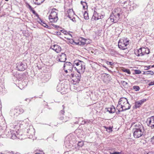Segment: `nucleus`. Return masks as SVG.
Wrapping results in <instances>:
<instances>
[{
    "label": "nucleus",
    "mask_w": 154,
    "mask_h": 154,
    "mask_svg": "<svg viewBox=\"0 0 154 154\" xmlns=\"http://www.w3.org/2000/svg\"><path fill=\"white\" fill-rule=\"evenodd\" d=\"M131 106L127 99L126 98L122 97L118 102L117 108L119 112H122L129 109Z\"/></svg>",
    "instance_id": "nucleus-1"
},
{
    "label": "nucleus",
    "mask_w": 154,
    "mask_h": 154,
    "mask_svg": "<svg viewBox=\"0 0 154 154\" xmlns=\"http://www.w3.org/2000/svg\"><path fill=\"white\" fill-rule=\"evenodd\" d=\"M85 63L83 61L76 60L73 62L74 68L78 73H83L85 70Z\"/></svg>",
    "instance_id": "nucleus-2"
},
{
    "label": "nucleus",
    "mask_w": 154,
    "mask_h": 154,
    "mask_svg": "<svg viewBox=\"0 0 154 154\" xmlns=\"http://www.w3.org/2000/svg\"><path fill=\"white\" fill-rule=\"evenodd\" d=\"M58 11L56 9H53L49 17V19L51 22H56L58 20L57 17Z\"/></svg>",
    "instance_id": "nucleus-3"
},
{
    "label": "nucleus",
    "mask_w": 154,
    "mask_h": 154,
    "mask_svg": "<svg viewBox=\"0 0 154 154\" xmlns=\"http://www.w3.org/2000/svg\"><path fill=\"white\" fill-rule=\"evenodd\" d=\"M129 41L127 38L120 40L118 42L119 48L122 50H125L127 48V46L129 44Z\"/></svg>",
    "instance_id": "nucleus-4"
},
{
    "label": "nucleus",
    "mask_w": 154,
    "mask_h": 154,
    "mask_svg": "<svg viewBox=\"0 0 154 154\" xmlns=\"http://www.w3.org/2000/svg\"><path fill=\"white\" fill-rule=\"evenodd\" d=\"M147 125L149 127L153 128H154V116L148 118L146 121Z\"/></svg>",
    "instance_id": "nucleus-5"
},
{
    "label": "nucleus",
    "mask_w": 154,
    "mask_h": 154,
    "mask_svg": "<svg viewBox=\"0 0 154 154\" xmlns=\"http://www.w3.org/2000/svg\"><path fill=\"white\" fill-rule=\"evenodd\" d=\"M133 135L134 137L136 138H138L143 134L144 130H134Z\"/></svg>",
    "instance_id": "nucleus-6"
},
{
    "label": "nucleus",
    "mask_w": 154,
    "mask_h": 154,
    "mask_svg": "<svg viewBox=\"0 0 154 154\" xmlns=\"http://www.w3.org/2000/svg\"><path fill=\"white\" fill-rule=\"evenodd\" d=\"M73 67L74 68L73 62L72 64L70 62H67L64 63L63 68H65L66 69H68L69 72L72 71Z\"/></svg>",
    "instance_id": "nucleus-7"
},
{
    "label": "nucleus",
    "mask_w": 154,
    "mask_h": 154,
    "mask_svg": "<svg viewBox=\"0 0 154 154\" xmlns=\"http://www.w3.org/2000/svg\"><path fill=\"white\" fill-rule=\"evenodd\" d=\"M132 125L135 128L133 129V131L136 130H141H141H144L142 124L139 122H137L135 123H133L132 124Z\"/></svg>",
    "instance_id": "nucleus-8"
},
{
    "label": "nucleus",
    "mask_w": 154,
    "mask_h": 154,
    "mask_svg": "<svg viewBox=\"0 0 154 154\" xmlns=\"http://www.w3.org/2000/svg\"><path fill=\"white\" fill-rule=\"evenodd\" d=\"M67 16L70 19L73 21H75V18L74 16L75 15L74 12L72 9H69L67 11Z\"/></svg>",
    "instance_id": "nucleus-9"
},
{
    "label": "nucleus",
    "mask_w": 154,
    "mask_h": 154,
    "mask_svg": "<svg viewBox=\"0 0 154 154\" xmlns=\"http://www.w3.org/2000/svg\"><path fill=\"white\" fill-rule=\"evenodd\" d=\"M82 73H78V74H75L71 73V75L72 80L76 82H79L80 80L81 74Z\"/></svg>",
    "instance_id": "nucleus-10"
},
{
    "label": "nucleus",
    "mask_w": 154,
    "mask_h": 154,
    "mask_svg": "<svg viewBox=\"0 0 154 154\" xmlns=\"http://www.w3.org/2000/svg\"><path fill=\"white\" fill-rule=\"evenodd\" d=\"M101 78L104 82H107L110 80L111 77L109 74L103 73L101 75Z\"/></svg>",
    "instance_id": "nucleus-11"
},
{
    "label": "nucleus",
    "mask_w": 154,
    "mask_h": 154,
    "mask_svg": "<svg viewBox=\"0 0 154 154\" xmlns=\"http://www.w3.org/2000/svg\"><path fill=\"white\" fill-rule=\"evenodd\" d=\"M17 69L19 71H23L26 69V66L25 64L21 62H20L17 63Z\"/></svg>",
    "instance_id": "nucleus-12"
},
{
    "label": "nucleus",
    "mask_w": 154,
    "mask_h": 154,
    "mask_svg": "<svg viewBox=\"0 0 154 154\" xmlns=\"http://www.w3.org/2000/svg\"><path fill=\"white\" fill-rule=\"evenodd\" d=\"M120 17L116 14H113L111 15L109 17V19L112 22L114 23H116L120 19Z\"/></svg>",
    "instance_id": "nucleus-13"
},
{
    "label": "nucleus",
    "mask_w": 154,
    "mask_h": 154,
    "mask_svg": "<svg viewBox=\"0 0 154 154\" xmlns=\"http://www.w3.org/2000/svg\"><path fill=\"white\" fill-rule=\"evenodd\" d=\"M146 99H143L140 100L136 101L135 103V106L136 108L140 107L144 102H146Z\"/></svg>",
    "instance_id": "nucleus-14"
},
{
    "label": "nucleus",
    "mask_w": 154,
    "mask_h": 154,
    "mask_svg": "<svg viewBox=\"0 0 154 154\" xmlns=\"http://www.w3.org/2000/svg\"><path fill=\"white\" fill-rule=\"evenodd\" d=\"M58 58L60 62H65L66 59V54L64 53L59 54L58 56Z\"/></svg>",
    "instance_id": "nucleus-15"
},
{
    "label": "nucleus",
    "mask_w": 154,
    "mask_h": 154,
    "mask_svg": "<svg viewBox=\"0 0 154 154\" xmlns=\"http://www.w3.org/2000/svg\"><path fill=\"white\" fill-rule=\"evenodd\" d=\"M58 118L62 121V122H66L69 120V118L64 115H59Z\"/></svg>",
    "instance_id": "nucleus-16"
},
{
    "label": "nucleus",
    "mask_w": 154,
    "mask_h": 154,
    "mask_svg": "<svg viewBox=\"0 0 154 154\" xmlns=\"http://www.w3.org/2000/svg\"><path fill=\"white\" fill-rule=\"evenodd\" d=\"M99 13L94 11L92 18L94 19L95 20H97L101 19L102 18H102L103 17V15H99Z\"/></svg>",
    "instance_id": "nucleus-17"
},
{
    "label": "nucleus",
    "mask_w": 154,
    "mask_h": 154,
    "mask_svg": "<svg viewBox=\"0 0 154 154\" xmlns=\"http://www.w3.org/2000/svg\"><path fill=\"white\" fill-rule=\"evenodd\" d=\"M122 9L120 8H117L116 9H115L113 12V14H116L119 16V17H120V15L122 14Z\"/></svg>",
    "instance_id": "nucleus-18"
},
{
    "label": "nucleus",
    "mask_w": 154,
    "mask_h": 154,
    "mask_svg": "<svg viewBox=\"0 0 154 154\" xmlns=\"http://www.w3.org/2000/svg\"><path fill=\"white\" fill-rule=\"evenodd\" d=\"M8 133L9 134V136L12 139H15L17 137L15 133V131L13 130H10Z\"/></svg>",
    "instance_id": "nucleus-19"
},
{
    "label": "nucleus",
    "mask_w": 154,
    "mask_h": 154,
    "mask_svg": "<svg viewBox=\"0 0 154 154\" xmlns=\"http://www.w3.org/2000/svg\"><path fill=\"white\" fill-rule=\"evenodd\" d=\"M11 114H13L15 116H17L19 114H20L19 111L18 110L17 107L16 108L14 109H12L10 111Z\"/></svg>",
    "instance_id": "nucleus-20"
},
{
    "label": "nucleus",
    "mask_w": 154,
    "mask_h": 154,
    "mask_svg": "<svg viewBox=\"0 0 154 154\" xmlns=\"http://www.w3.org/2000/svg\"><path fill=\"white\" fill-rule=\"evenodd\" d=\"M64 84L60 83H58L56 88L57 91L58 92H60L64 88Z\"/></svg>",
    "instance_id": "nucleus-21"
},
{
    "label": "nucleus",
    "mask_w": 154,
    "mask_h": 154,
    "mask_svg": "<svg viewBox=\"0 0 154 154\" xmlns=\"http://www.w3.org/2000/svg\"><path fill=\"white\" fill-rule=\"evenodd\" d=\"M80 42V45H84L85 44H87L86 42L87 39L83 38H81L79 40Z\"/></svg>",
    "instance_id": "nucleus-22"
},
{
    "label": "nucleus",
    "mask_w": 154,
    "mask_h": 154,
    "mask_svg": "<svg viewBox=\"0 0 154 154\" xmlns=\"http://www.w3.org/2000/svg\"><path fill=\"white\" fill-rule=\"evenodd\" d=\"M38 21L39 23L44 27L47 28L48 29H50L49 27L40 19H39V20H38Z\"/></svg>",
    "instance_id": "nucleus-23"
},
{
    "label": "nucleus",
    "mask_w": 154,
    "mask_h": 154,
    "mask_svg": "<svg viewBox=\"0 0 154 154\" xmlns=\"http://www.w3.org/2000/svg\"><path fill=\"white\" fill-rule=\"evenodd\" d=\"M53 49L57 53H59L61 51V48L57 45H54Z\"/></svg>",
    "instance_id": "nucleus-24"
},
{
    "label": "nucleus",
    "mask_w": 154,
    "mask_h": 154,
    "mask_svg": "<svg viewBox=\"0 0 154 154\" xmlns=\"http://www.w3.org/2000/svg\"><path fill=\"white\" fill-rule=\"evenodd\" d=\"M135 54L138 56H143L141 48H139V50H137L135 51Z\"/></svg>",
    "instance_id": "nucleus-25"
},
{
    "label": "nucleus",
    "mask_w": 154,
    "mask_h": 154,
    "mask_svg": "<svg viewBox=\"0 0 154 154\" xmlns=\"http://www.w3.org/2000/svg\"><path fill=\"white\" fill-rule=\"evenodd\" d=\"M129 6V8L131 11L136 8L138 6L137 5L135 4H130V5H128V7Z\"/></svg>",
    "instance_id": "nucleus-26"
},
{
    "label": "nucleus",
    "mask_w": 154,
    "mask_h": 154,
    "mask_svg": "<svg viewBox=\"0 0 154 154\" xmlns=\"http://www.w3.org/2000/svg\"><path fill=\"white\" fill-rule=\"evenodd\" d=\"M34 3L36 5H40L44 1L43 0H33Z\"/></svg>",
    "instance_id": "nucleus-27"
},
{
    "label": "nucleus",
    "mask_w": 154,
    "mask_h": 154,
    "mask_svg": "<svg viewBox=\"0 0 154 154\" xmlns=\"http://www.w3.org/2000/svg\"><path fill=\"white\" fill-rule=\"evenodd\" d=\"M154 72L152 71H147L144 72L143 74L146 75H152L154 74Z\"/></svg>",
    "instance_id": "nucleus-28"
},
{
    "label": "nucleus",
    "mask_w": 154,
    "mask_h": 154,
    "mask_svg": "<svg viewBox=\"0 0 154 154\" xmlns=\"http://www.w3.org/2000/svg\"><path fill=\"white\" fill-rule=\"evenodd\" d=\"M31 127L32 128L27 129V132L29 134V133L30 134L32 135L34 133L33 131L34 129L32 128V126Z\"/></svg>",
    "instance_id": "nucleus-29"
},
{
    "label": "nucleus",
    "mask_w": 154,
    "mask_h": 154,
    "mask_svg": "<svg viewBox=\"0 0 154 154\" xmlns=\"http://www.w3.org/2000/svg\"><path fill=\"white\" fill-rule=\"evenodd\" d=\"M108 111H109V112L110 113H113L115 111V109L114 106H113L109 109Z\"/></svg>",
    "instance_id": "nucleus-30"
},
{
    "label": "nucleus",
    "mask_w": 154,
    "mask_h": 154,
    "mask_svg": "<svg viewBox=\"0 0 154 154\" xmlns=\"http://www.w3.org/2000/svg\"><path fill=\"white\" fill-rule=\"evenodd\" d=\"M122 71L123 72L127 73L128 74L130 75L131 74V72L129 69H125V68H123L122 69Z\"/></svg>",
    "instance_id": "nucleus-31"
},
{
    "label": "nucleus",
    "mask_w": 154,
    "mask_h": 154,
    "mask_svg": "<svg viewBox=\"0 0 154 154\" xmlns=\"http://www.w3.org/2000/svg\"><path fill=\"white\" fill-rule=\"evenodd\" d=\"M65 145L66 147H68L69 146H71L72 145L70 142H68L66 140L65 142Z\"/></svg>",
    "instance_id": "nucleus-32"
},
{
    "label": "nucleus",
    "mask_w": 154,
    "mask_h": 154,
    "mask_svg": "<svg viewBox=\"0 0 154 154\" xmlns=\"http://www.w3.org/2000/svg\"><path fill=\"white\" fill-rule=\"evenodd\" d=\"M84 18L86 19L87 20L89 19V17L88 16V13L85 11V12L84 14Z\"/></svg>",
    "instance_id": "nucleus-33"
},
{
    "label": "nucleus",
    "mask_w": 154,
    "mask_h": 154,
    "mask_svg": "<svg viewBox=\"0 0 154 154\" xmlns=\"http://www.w3.org/2000/svg\"><path fill=\"white\" fill-rule=\"evenodd\" d=\"M65 38H67V39H68L69 40V43L73 45L74 44V42H75V41L72 39L66 37H65Z\"/></svg>",
    "instance_id": "nucleus-34"
},
{
    "label": "nucleus",
    "mask_w": 154,
    "mask_h": 154,
    "mask_svg": "<svg viewBox=\"0 0 154 154\" xmlns=\"http://www.w3.org/2000/svg\"><path fill=\"white\" fill-rule=\"evenodd\" d=\"M133 89L135 90V91H138L139 90L140 88L138 86H134L133 87Z\"/></svg>",
    "instance_id": "nucleus-35"
},
{
    "label": "nucleus",
    "mask_w": 154,
    "mask_h": 154,
    "mask_svg": "<svg viewBox=\"0 0 154 154\" xmlns=\"http://www.w3.org/2000/svg\"><path fill=\"white\" fill-rule=\"evenodd\" d=\"M17 107L18 108V111H19L20 114H21L24 112V110L22 108H20V107Z\"/></svg>",
    "instance_id": "nucleus-36"
},
{
    "label": "nucleus",
    "mask_w": 154,
    "mask_h": 154,
    "mask_svg": "<svg viewBox=\"0 0 154 154\" xmlns=\"http://www.w3.org/2000/svg\"><path fill=\"white\" fill-rule=\"evenodd\" d=\"M104 127L106 129V131H107L108 132H110L112 131V128L111 127H107L105 126Z\"/></svg>",
    "instance_id": "nucleus-37"
},
{
    "label": "nucleus",
    "mask_w": 154,
    "mask_h": 154,
    "mask_svg": "<svg viewBox=\"0 0 154 154\" xmlns=\"http://www.w3.org/2000/svg\"><path fill=\"white\" fill-rule=\"evenodd\" d=\"M62 106L63 108V109L61 110L59 113V115H64V110L63 109L65 108V106L64 105Z\"/></svg>",
    "instance_id": "nucleus-38"
},
{
    "label": "nucleus",
    "mask_w": 154,
    "mask_h": 154,
    "mask_svg": "<svg viewBox=\"0 0 154 154\" xmlns=\"http://www.w3.org/2000/svg\"><path fill=\"white\" fill-rule=\"evenodd\" d=\"M81 4L83 6V8L84 9H85V6L86 5H87V3L85 2L81 1Z\"/></svg>",
    "instance_id": "nucleus-39"
},
{
    "label": "nucleus",
    "mask_w": 154,
    "mask_h": 154,
    "mask_svg": "<svg viewBox=\"0 0 154 154\" xmlns=\"http://www.w3.org/2000/svg\"><path fill=\"white\" fill-rule=\"evenodd\" d=\"M90 122V120H85L84 121H82V122L81 123V124L84 125L86 124L87 122L89 123Z\"/></svg>",
    "instance_id": "nucleus-40"
},
{
    "label": "nucleus",
    "mask_w": 154,
    "mask_h": 154,
    "mask_svg": "<svg viewBox=\"0 0 154 154\" xmlns=\"http://www.w3.org/2000/svg\"><path fill=\"white\" fill-rule=\"evenodd\" d=\"M119 2L122 4H125L127 3L128 1L127 0H120Z\"/></svg>",
    "instance_id": "nucleus-41"
},
{
    "label": "nucleus",
    "mask_w": 154,
    "mask_h": 154,
    "mask_svg": "<svg viewBox=\"0 0 154 154\" xmlns=\"http://www.w3.org/2000/svg\"><path fill=\"white\" fill-rule=\"evenodd\" d=\"M141 51H142V54H143V56L145 54V51H146V48H141Z\"/></svg>",
    "instance_id": "nucleus-42"
},
{
    "label": "nucleus",
    "mask_w": 154,
    "mask_h": 154,
    "mask_svg": "<svg viewBox=\"0 0 154 154\" xmlns=\"http://www.w3.org/2000/svg\"><path fill=\"white\" fill-rule=\"evenodd\" d=\"M83 142L82 141H80L78 143V145L79 146L82 147L83 145Z\"/></svg>",
    "instance_id": "nucleus-43"
},
{
    "label": "nucleus",
    "mask_w": 154,
    "mask_h": 154,
    "mask_svg": "<svg viewBox=\"0 0 154 154\" xmlns=\"http://www.w3.org/2000/svg\"><path fill=\"white\" fill-rule=\"evenodd\" d=\"M134 73L136 74H139L141 73V71L139 70H134Z\"/></svg>",
    "instance_id": "nucleus-44"
},
{
    "label": "nucleus",
    "mask_w": 154,
    "mask_h": 154,
    "mask_svg": "<svg viewBox=\"0 0 154 154\" xmlns=\"http://www.w3.org/2000/svg\"><path fill=\"white\" fill-rule=\"evenodd\" d=\"M106 63L108 65H109L111 66H112L113 65L114 63L111 62L107 61L106 62Z\"/></svg>",
    "instance_id": "nucleus-45"
},
{
    "label": "nucleus",
    "mask_w": 154,
    "mask_h": 154,
    "mask_svg": "<svg viewBox=\"0 0 154 154\" xmlns=\"http://www.w3.org/2000/svg\"><path fill=\"white\" fill-rule=\"evenodd\" d=\"M145 54H148L149 53V50L148 48H146Z\"/></svg>",
    "instance_id": "nucleus-46"
},
{
    "label": "nucleus",
    "mask_w": 154,
    "mask_h": 154,
    "mask_svg": "<svg viewBox=\"0 0 154 154\" xmlns=\"http://www.w3.org/2000/svg\"><path fill=\"white\" fill-rule=\"evenodd\" d=\"M150 66H146L145 67V69L146 70H148L151 68Z\"/></svg>",
    "instance_id": "nucleus-47"
},
{
    "label": "nucleus",
    "mask_w": 154,
    "mask_h": 154,
    "mask_svg": "<svg viewBox=\"0 0 154 154\" xmlns=\"http://www.w3.org/2000/svg\"><path fill=\"white\" fill-rule=\"evenodd\" d=\"M110 154H121V152H110Z\"/></svg>",
    "instance_id": "nucleus-48"
},
{
    "label": "nucleus",
    "mask_w": 154,
    "mask_h": 154,
    "mask_svg": "<svg viewBox=\"0 0 154 154\" xmlns=\"http://www.w3.org/2000/svg\"><path fill=\"white\" fill-rule=\"evenodd\" d=\"M149 86H152L154 85V81L153 82H151L149 84Z\"/></svg>",
    "instance_id": "nucleus-49"
},
{
    "label": "nucleus",
    "mask_w": 154,
    "mask_h": 154,
    "mask_svg": "<svg viewBox=\"0 0 154 154\" xmlns=\"http://www.w3.org/2000/svg\"><path fill=\"white\" fill-rule=\"evenodd\" d=\"M122 84L124 85H127V84H128V83L126 82L125 81H122Z\"/></svg>",
    "instance_id": "nucleus-50"
},
{
    "label": "nucleus",
    "mask_w": 154,
    "mask_h": 154,
    "mask_svg": "<svg viewBox=\"0 0 154 154\" xmlns=\"http://www.w3.org/2000/svg\"><path fill=\"white\" fill-rule=\"evenodd\" d=\"M51 25L57 29H58L59 27V26L57 25H55L54 24H51Z\"/></svg>",
    "instance_id": "nucleus-51"
},
{
    "label": "nucleus",
    "mask_w": 154,
    "mask_h": 154,
    "mask_svg": "<svg viewBox=\"0 0 154 154\" xmlns=\"http://www.w3.org/2000/svg\"><path fill=\"white\" fill-rule=\"evenodd\" d=\"M151 142L152 144H154V136L151 139Z\"/></svg>",
    "instance_id": "nucleus-52"
},
{
    "label": "nucleus",
    "mask_w": 154,
    "mask_h": 154,
    "mask_svg": "<svg viewBox=\"0 0 154 154\" xmlns=\"http://www.w3.org/2000/svg\"><path fill=\"white\" fill-rule=\"evenodd\" d=\"M61 31L64 34L66 35H67V32H66V31H63V30H61Z\"/></svg>",
    "instance_id": "nucleus-53"
},
{
    "label": "nucleus",
    "mask_w": 154,
    "mask_h": 154,
    "mask_svg": "<svg viewBox=\"0 0 154 154\" xmlns=\"http://www.w3.org/2000/svg\"><path fill=\"white\" fill-rule=\"evenodd\" d=\"M63 69L66 73H67L69 72L68 69H66L65 68H63Z\"/></svg>",
    "instance_id": "nucleus-54"
},
{
    "label": "nucleus",
    "mask_w": 154,
    "mask_h": 154,
    "mask_svg": "<svg viewBox=\"0 0 154 154\" xmlns=\"http://www.w3.org/2000/svg\"><path fill=\"white\" fill-rule=\"evenodd\" d=\"M56 34L58 35H61V33L60 32H56Z\"/></svg>",
    "instance_id": "nucleus-55"
},
{
    "label": "nucleus",
    "mask_w": 154,
    "mask_h": 154,
    "mask_svg": "<svg viewBox=\"0 0 154 154\" xmlns=\"http://www.w3.org/2000/svg\"><path fill=\"white\" fill-rule=\"evenodd\" d=\"M80 42H79V41L78 42H74V44H75V45H80Z\"/></svg>",
    "instance_id": "nucleus-56"
},
{
    "label": "nucleus",
    "mask_w": 154,
    "mask_h": 154,
    "mask_svg": "<svg viewBox=\"0 0 154 154\" xmlns=\"http://www.w3.org/2000/svg\"><path fill=\"white\" fill-rule=\"evenodd\" d=\"M29 8L31 11L33 9V8L30 5H29Z\"/></svg>",
    "instance_id": "nucleus-57"
},
{
    "label": "nucleus",
    "mask_w": 154,
    "mask_h": 154,
    "mask_svg": "<svg viewBox=\"0 0 154 154\" xmlns=\"http://www.w3.org/2000/svg\"><path fill=\"white\" fill-rule=\"evenodd\" d=\"M67 35L70 36L71 37H72V35L68 32L67 33Z\"/></svg>",
    "instance_id": "nucleus-58"
},
{
    "label": "nucleus",
    "mask_w": 154,
    "mask_h": 154,
    "mask_svg": "<svg viewBox=\"0 0 154 154\" xmlns=\"http://www.w3.org/2000/svg\"><path fill=\"white\" fill-rule=\"evenodd\" d=\"M31 11H32V12L33 14H36V12L35 11V10H34L33 9L32 10H31Z\"/></svg>",
    "instance_id": "nucleus-59"
},
{
    "label": "nucleus",
    "mask_w": 154,
    "mask_h": 154,
    "mask_svg": "<svg viewBox=\"0 0 154 154\" xmlns=\"http://www.w3.org/2000/svg\"><path fill=\"white\" fill-rule=\"evenodd\" d=\"M35 154H45L43 152H41L40 153H36Z\"/></svg>",
    "instance_id": "nucleus-60"
},
{
    "label": "nucleus",
    "mask_w": 154,
    "mask_h": 154,
    "mask_svg": "<svg viewBox=\"0 0 154 154\" xmlns=\"http://www.w3.org/2000/svg\"><path fill=\"white\" fill-rule=\"evenodd\" d=\"M147 154H154V153L152 152H149L147 153Z\"/></svg>",
    "instance_id": "nucleus-61"
},
{
    "label": "nucleus",
    "mask_w": 154,
    "mask_h": 154,
    "mask_svg": "<svg viewBox=\"0 0 154 154\" xmlns=\"http://www.w3.org/2000/svg\"><path fill=\"white\" fill-rule=\"evenodd\" d=\"M36 16V17H39V15H38L36 13V14H35Z\"/></svg>",
    "instance_id": "nucleus-62"
},
{
    "label": "nucleus",
    "mask_w": 154,
    "mask_h": 154,
    "mask_svg": "<svg viewBox=\"0 0 154 154\" xmlns=\"http://www.w3.org/2000/svg\"><path fill=\"white\" fill-rule=\"evenodd\" d=\"M36 16V17H39V15H38L36 13V14H35Z\"/></svg>",
    "instance_id": "nucleus-63"
},
{
    "label": "nucleus",
    "mask_w": 154,
    "mask_h": 154,
    "mask_svg": "<svg viewBox=\"0 0 154 154\" xmlns=\"http://www.w3.org/2000/svg\"><path fill=\"white\" fill-rule=\"evenodd\" d=\"M151 67H154V65H153L151 66Z\"/></svg>",
    "instance_id": "nucleus-64"
}]
</instances>
